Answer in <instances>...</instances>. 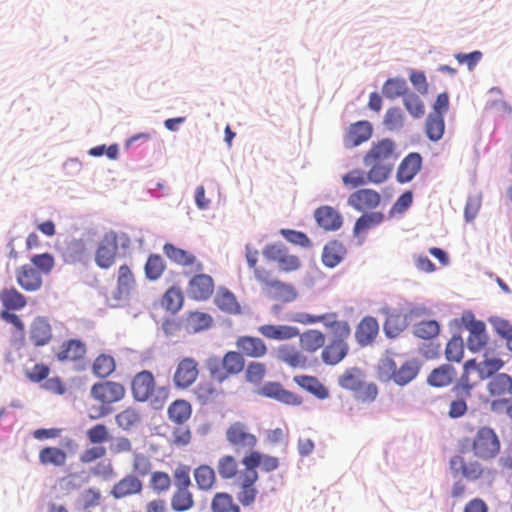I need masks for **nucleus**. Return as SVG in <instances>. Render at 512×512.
<instances>
[{
	"label": "nucleus",
	"instance_id": "1",
	"mask_svg": "<svg viewBox=\"0 0 512 512\" xmlns=\"http://www.w3.org/2000/svg\"><path fill=\"white\" fill-rule=\"evenodd\" d=\"M293 321L303 324L322 323L325 328L332 331V338L322 348L321 359L329 366H335L345 359L349 353L347 342L351 335V327L345 320H338L337 313H326L322 315H311L308 313H297Z\"/></svg>",
	"mask_w": 512,
	"mask_h": 512
},
{
	"label": "nucleus",
	"instance_id": "6",
	"mask_svg": "<svg viewBox=\"0 0 512 512\" xmlns=\"http://www.w3.org/2000/svg\"><path fill=\"white\" fill-rule=\"evenodd\" d=\"M125 393V387L118 382L102 381L93 384L90 389L91 397L101 403V406L95 410L96 414L90 415V418L97 419L109 414V406L121 401L125 397Z\"/></svg>",
	"mask_w": 512,
	"mask_h": 512
},
{
	"label": "nucleus",
	"instance_id": "22",
	"mask_svg": "<svg viewBox=\"0 0 512 512\" xmlns=\"http://www.w3.org/2000/svg\"><path fill=\"white\" fill-rule=\"evenodd\" d=\"M372 133L373 127L369 121H357L348 127L344 136V145L347 148L359 146L368 141Z\"/></svg>",
	"mask_w": 512,
	"mask_h": 512
},
{
	"label": "nucleus",
	"instance_id": "31",
	"mask_svg": "<svg viewBox=\"0 0 512 512\" xmlns=\"http://www.w3.org/2000/svg\"><path fill=\"white\" fill-rule=\"evenodd\" d=\"M263 293L269 298L286 303L294 301L298 295L293 285L277 279L270 283Z\"/></svg>",
	"mask_w": 512,
	"mask_h": 512
},
{
	"label": "nucleus",
	"instance_id": "55",
	"mask_svg": "<svg viewBox=\"0 0 512 512\" xmlns=\"http://www.w3.org/2000/svg\"><path fill=\"white\" fill-rule=\"evenodd\" d=\"M217 471L221 479L230 480L238 476V462L232 455L222 456L217 463Z\"/></svg>",
	"mask_w": 512,
	"mask_h": 512
},
{
	"label": "nucleus",
	"instance_id": "52",
	"mask_svg": "<svg viewBox=\"0 0 512 512\" xmlns=\"http://www.w3.org/2000/svg\"><path fill=\"white\" fill-rule=\"evenodd\" d=\"M116 369V362L113 356L109 354H100L92 364L93 373L100 378L110 376Z\"/></svg>",
	"mask_w": 512,
	"mask_h": 512
},
{
	"label": "nucleus",
	"instance_id": "2",
	"mask_svg": "<svg viewBox=\"0 0 512 512\" xmlns=\"http://www.w3.org/2000/svg\"><path fill=\"white\" fill-rule=\"evenodd\" d=\"M395 142L389 138L373 142L363 157V163L369 167L370 182L381 184L385 182L393 169L397 159Z\"/></svg>",
	"mask_w": 512,
	"mask_h": 512
},
{
	"label": "nucleus",
	"instance_id": "9",
	"mask_svg": "<svg viewBox=\"0 0 512 512\" xmlns=\"http://www.w3.org/2000/svg\"><path fill=\"white\" fill-rule=\"evenodd\" d=\"M226 439L237 453L255 451L258 442L257 437L242 422H235L228 427Z\"/></svg>",
	"mask_w": 512,
	"mask_h": 512
},
{
	"label": "nucleus",
	"instance_id": "45",
	"mask_svg": "<svg viewBox=\"0 0 512 512\" xmlns=\"http://www.w3.org/2000/svg\"><path fill=\"white\" fill-rule=\"evenodd\" d=\"M193 476L198 489L201 491H210L215 486L216 474L209 465L203 464L195 468Z\"/></svg>",
	"mask_w": 512,
	"mask_h": 512
},
{
	"label": "nucleus",
	"instance_id": "64",
	"mask_svg": "<svg viewBox=\"0 0 512 512\" xmlns=\"http://www.w3.org/2000/svg\"><path fill=\"white\" fill-rule=\"evenodd\" d=\"M266 365L261 362H249L245 369V379L252 384H260L266 375Z\"/></svg>",
	"mask_w": 512,
	"mask_h": 512
},
{
	"label": "nucleus",
	"instance_id": "30",
	"mask_svg": "<svg viewBox=\"0 0 512 512\" xmlns=\"http://www.w3.org/2000/svg\"><path fill=\"white\" fill-rule=\"evenodd\" d=\"M214 304L226 314L238 315L241 313V305L236 296L224 286L218 288L214 297Z\"/></svg>",
	"mask_w": 512,
	"mask_h": 512
},
{
	"label": "nucleus",
	"instance_id": "46",
	"mask_svg": "<svg viewBox=\"0 0 512 512\" xmlns=\"http://www.w3.org/2000/svg\"><path fill=\"white\" fill-rule=\"evenodd\" d=\"M363 378L364 374L362 370L357 367H352L346 369L343 374L339 376L338 384L343 389L355 392L361 388V384L364 382Z\"/></svg>",
	"mask_w": 512,
	"mask_h": 512
},
{
	"label": "nucleus",
	"instance_id": "60",
	"mask_svg": "<svg viewBox=\"0 0 512 512\" xmlns=\"http://www.w3.org/2000/svg\"><path fill=\"white\" fill-rule=\"evenodd\" d=\"M406 110L414 118H421L425 114V105L421 98L414 92L406 93L403 97Z\"/></svg>",
	"mask_w": 512,
	"mask_h": 512
},
{
	"label": "nucleus",
	"instance_id": "15",
	"mask_svg": "<svg viewBox=\"0 0 512 512\" xmlns=\"http://www.w3.org/2000/svg\"><path fill=\"white\" fill-rule=\"evenodd\" d=\"M214 289L215 283L210 275L197 273L188 282L187 294L190 299L206 301L212 296Z\"/></svg>",
	"mask_w": 512,
	"mask_h": 512
},
{
	"label": "nucleus",
	"instance_id": "19",
	"mask_svg": "<svg viewBox=\"0 0 512 512\" xmlns=\"http://www.w3.org/2000/svg\"><path fill=\"white\" fill-rule=\"evenodd\" d=\"M235 345L237 348L236 352L241 353L243 358H263L268 353L265 341L257 336H239L235 341Z\"/></svg>",
	"mask_w": 512,
	"mask_h": 512
},
{
	"label": "nucleus",
	"instance_id": "40",
	"mask_svg": "<svg viewBox=\"0 0 512 512\" xmlns=\"http://www.w3.org/2000/svg\"><path fill=\"white\" fill-rule=\"evenodd\" d=\"M218 383L212 379L210 381L200 382L194 389V394L199 402L206 404L216 400L219 396L223 395V390L218 387Z\"/></svg>",
	"mask_w": 512,
	"mask_h": 512
},
{
	"label": "nucleus",
	"instance_id": "56",
	"mask_svg": "<svg viewBox=\"0 0 512 512\" xmlns=\"http://www.w3.org/2000/svg\"><path fill=\"white\" fill-rule=\"evenodd\" d=\"M382 93L388 99L404 97L407 93V83L404 79L390 78L384 83Z\"/></svg>",
	"mask_w": 512,
	"mask_h": 512
},
{
	"label": "nucleus",
	"instance_id": "8",
	"mask_svg": "<svg viewBox=\"0 0 512 512\" xmlns=\"http://www.w3.org/2000/svg\"><path fill=\"white\" fill-rule=\"evenodd\" d=\"M199 363L193 357L180 358L176 364L172 381L180 390L190 388L199 377Z\"/></svg>",
	"mask_w": 512,
	"mask_h": 512
},
{
	"label": "nucleus",
	"instance_id": "36",
	"mask_svg": "<svg viewBox=\"0 0 512 512\" xmlns=\"http://www.w3.org/2000/svg\"><path fill=\"white\" fill-rule=\"evenodd\" d=\"M346 249L342 242L333 240L328 242L322 252V262L326 267L334 268L344 258Z\"/></svg>",
	"mask_w": 512,
	"mask_h": 512
},
{
	"label": "nucleus",
	"instance_id": "39",
	"mask_svg": "<svg viewBox=\"0 0 512 512\" xmlns=\"http://www.w3.org/2000/svg\"><path fill=\"white\" fill-rule=\"evenodd\" d=\"M39 462L44 466L62 467L67 462V453L55 446L44 447L39 451Z\"/></svg>",
	"mask_w": 512,
	"mask_h": 512
},
{
	"label": "nucleus",
	"instance_id": "5",
	"mask_svg": "<svg viewBox=\"0 0 512 512\" xmlns=\"http://www.w3.org/2000/svg\"><path fill=\"white\" fill-rule=\"evenodd\" d=\"M206 369L210 378L223 384L229 378L237 376L245 369V358L236 351L226 352L222 358L213 356L206 360Z\"/></svg>",
	"mask_w": 512,
	"mask_h": 512
},
{
	"label": "nucleus",
	"instance_id": "59",
	"mask_svg": "<svg viewBox=\"0 0 512 512\" xmlns=\"http://www.w3.org/2000/svg\"><path fill=\"white\" fill-rule=\"evenodd\" d=\"M342 182L345 187L354 189L370 182L369 171L366 173L361 169H354L342 176Z\"/></svg>",
	"mask_w": 512,
	"mask_h": 512
},
{
	"label": "nucleus",
	"instance_id": "34",
	"mask_svg": "<svg viewBox=\"0 0 512 512\" xmlns=\"http://www.w3.org/2000/svg\"><path fill=\"white\" fill-rule=\"evenodd\" d=\"M0 302L4 310L19 311L27 305V298L15 287H5L0 291Z\"/></svg>",
	"mask_w": 512,
	"mask_h": 512
},
{
	"label": "nucleus",
	"instance_id": "42",
	"mask_svg": "<svg viewBox=\"0 0 512 512\" xmlns=\"http://www.w3.org/2000/svg\"><path fill=\"white\" fill-rule=\"evenodd\" d=\"M456 370L449 364L441 365L434 369L428 376V383L434 387H444L450 385L456 378Z\"/></svg>",
	"mask_w": 512,
	"mask_h": 512
},
{
	"label": "nucleus",
	"instance_id": "54",
	"mask_svg": "<svg viewBox=\"0 0 512 512\" xmlns=\"http://www.w3.org/2000/svg\"><path fill=\"white\" fill-rule=\"evenodd\" d=\"M166 269V263L159 254L149 255L145 266V276L150 281L158 280Z\"/></svg>",
	"mask_w": 512,
	"mask_h": 512
},
{
	"label": "nucleus",
	"instance_id": "43",
	"mask_svg": "<svg viewBox=\"0 0 512 512\" xmlns=\"http://www.w3.org/2000/svg\"><path fill=\"white\" fill-rule=\"evenodd\" d=\"M167 414L172 422L181 425L191 417L192 406L187 400L177 399L169 405Z\"/></svg>",
	"mask_w": 512,
	"mask_h": 512
},
{
	"label": "nucleus",
	"instance_id": "7",
	"mask_svg": "<svg viewBox=\"0 0 512 512\" xmlns=\"http://www.w3.org/2000/svg\"><path fill=\"white\" fill-rule=\"evenodd\" d=\"M266 260L277 264L278 269L284 273H291L300 269L302 263L298 256L290 254L283 243L268 244L263 248Z\"/></svg>",
	"mask_w": 512,
	"mask_h": 512
},
{
	"label": "nucleus",
	"instance_id": "28",
	"mask_svg": "<svg viewBox=\"0 0 512 512\" xmlns=\"http://www.w3.org/2000/svg\"><path fill=\"white\" fill-rule=\"evenodd\" d=\"M86 345L79 339H69L64 341L59 347L56 357L61 362L80 361L86 355Z\"/></svg>",
	"mask_w": 512,
	"mask_h": 512
},
{
	"label": "nucleus",
	"instance_id": "16",
	"mask_svg": "<svg viewBox=\"0 0 512 512\" xmlns=\"http://www.w3.org/2000/svg\"><path fill=\"white\" fill-rule=\"evenodd\" d=\"M15 279L19 287L27 293L37 292L43 286V276L30 264L17 267Z\"/></svg>",
	"mask_w": 512,
	"mask_h": 512
},
{
	"label": "nucleus",
	"instance_id": "41",
	"mask_svg": "<svg viewBox=\"0 0 512 512\" xmlns=\"http://www.w3.org/2000/svg\"><path fill=\"white\" fill-rule=\"evenodd\" d=\"M211 512H241L240 505L228 492H217L211 499Z\"/></svg>",
	"mask_w": 512,
	"mask_h": 512
},
{
	"label": "nucleus",
	"instance_id": "23",
	"mask_svg": "<svg viewBox=\"0 0 512 512\" xmlns=\"http://www.w3.org/2000/svg\"><path fill=\"white\" fill-rule=\"evenodd\" d=\"M29 338L36 347L48 345L52 338L53 332L49 320L46 317H35L29 329Z\"/></svg>",
	"mask_w": 512,
	"mask_h": 512
},
{
	"label": "nucleus",
	"instance_id": "20",
	"mask_svg": "<svg viewBox=\"0 0 512 512\" xmlns=\"http://www.w3.org/2000/svg\"><path fill=\"white\" fill-rule=\"evenodd\" d=\"M259 394L275 399L281 403L290 406H299L302 404L303 399L298 394L286 390L280 383L278 382H267L265 383L259 390Z\"/></svg>",
	"mask_w": 512,
	"mask_h": 512
},
{
	"label": "nucleus",
	"instance_id": "11",
	"mask_svg": "<svg viewBox=\"0 0 512 512\" xmlns=\"http://www.w3.org/2000/svg\"><path fill=\"white\" fill-rule=\"evenodd\" d=\"M449 468L454 476L460 475L470 482L482 479L489 472L478 460L467 461L461 455L450 458Z\"/></svg>",
	"mask_w": 512,
	"mask_h": 512
},
{
	"label": "nucleus",
	"instance_id": "10",
	"mask_svg": "<svg viewBox=\"0 0 512 512\" xmlns=\"http://www.w3.org/2000/svg\"><path fill=\"white\" fill-rule=\"evenodd\" d=\"M258 479V472L248 471L244 468V470L239 473L236 479V485L238 487L236 497L239 505L249 507L255 503L259 493L256 486Z\"/></svg>",
	"mask_w": 512,
	"mask_h": 512
},
{
	"label": "nucleus",
	"instance_id": "35",
	"mask_svg": "<svg viewBox=\"0 0 512 512\" xmlns=\"http://www.w3.org/2000/svg\"><path fill=\"white\" fill-rule=\"evenodd\" d=\"M299 345L302 351L307 353H315L323 348L326 342L325 334L317 329H310L299 333Z\"/></svg>",
	"mask_w": 512,
	"mask_h": 512
},
{
	"label": "nucleus",
	"instance_id": "17",
	"mask_svg": "<svg viewBox=\"0 0 512 512\" xmlns=\"http://www.w3.org/2000/svg\"><path fill=\"white\" fill-rule=\"evenodd\" d=\"M241 463L248 471L258 472L257 468H260L261 471L267 473L277 470L280 465L277 457L263 454L257 450L246 453Z\"/></svg>",
	"mask_w": 512,
	"mask_h": 512
},
{
	"label": "nucleus",
	"instance_id": "48",
	"mask_svg": "<svg viewBox=\"0 0 512 512\" xmlns=\"http://www.w3.org/2000/svg\"><path fill=\"white\" fill-rule=\"evenodd\" d=\"M384 220V214L381 212L365 213L360 216L355 222L353 233L355 236H360L367 233L370 229L379 225Z\"/></svg>",
	"mask_w": 512,
	"mask_h": 512
},
{
	"label": "nucleus",
	"instance_id": "53",
	"mask_svg": "<svg viewBox=\"0 0 512 512\" xmlns=\"http://www.w3.org/2000/svg\"><path fill=\"white\" fill-rule=\"evenodd\" d=\"M419 372V365L415 360L404 362L400 368L396 367L394 382L397 385L404 386L411 382Z\"/></svg>",
	"mask_w": 512,
	"mask_h": 512
},
{
	"label": "nucleus",
	"instance_id": "63",
	"mask_svg": "<svg viewBox=\"0 0 512 512\" xmlns=\"http://www.w3.org/2000/svg\"><path fill=\"white\" fill-rule=\"evenodd\" d=\"M117 425L123 430H129L140 421L139 413L134 408H127L115 416Z\"/></svg>",
	"mask_w": 512,
	"mask_h": 512
},
{
	"label": "nucleus",
	"instance_id": "50",
	"mask_svg": "<svg viewBox=\"0 0 512 512\" xmlns=\"http://www.w3.org/2000/svg\"><path fill=\"white\" fill-rule=\"evenodd\" d=\"M183 302L182 290L177 286L170 287L161 298V306L173 314L182 308Z\"/></svg>",
	"mask_w": 512,
	"mask_h": 512
},
{
	"label": "nucleus",
	"instance_id": "4",
	"mask_svg": "<svg viewBox=\"0 0 512 512\" xmlns=\"http://www.w3.org/2000/svg\"><path fill=\"white\" fill-rule=\"evenodd\" d=\"M468 449L482 461H491L500 453L501 441L496 431L488 426L479 427L472 438H466L462 450Z\"/></svg>",
	"mask_w": 512,
	"mask_h": 512
},
{
	"label": "nucleus",
	"instance_id": "29",
	"mask_svg": "<svg viewBox=\"0 0 512 512\" xmlns=\"http://www.w3.org/2000/svg\"><path fill=\"white\" fill-rule=\"evenodd\" d=\"M257 331L266 339L289 340L299 335V329L289 325L265 324L257 328Z\"/></svg>",
	"mask_w": 512,
	"mask_h": 512
},
{
	"label": "nucleus",
	"instance_id": "37",
	"mask_svg": "<svg viewBox=\"0 0 512 512\" xmlns=\"http://www.w3.org/2000/svg\"><path fill=\"white\" fill-rule=\"evenodd\" d=\"M408 326L407 315L403 312H390L384 322V332L388 338L398 337Z\"/></svg>",
	"mask_w": 512,
	"mask_h": 512
},
{
	"label": "nucleus",
	"instance_id": "62",
	"mask_svg": "<svg viewBox=\"0 0 512 512\" xmlns=\"http://www.w3.org/2000/svg\"><path fill=\"white\" fill-rule=\"evenodd\" d=\"M30 262V265H32L36 270H39L42 276L49 274L55 264L54 257L49 253L33 255L30 258Z\"/></svg>",
	"mask_w": 512,
	"mask_h": 512
},
{
	"label": "nucleus",
	"instance_id": "47",
	"mask_svg": "<svg viewBox=\"0 0 512 512\" xmlns=\"http://www.w3.org/2000/svg\"><path fill=\"white\" fill-rule=\"evenodd\" d=\"M488 390L492 396L512 395V378L505 373L496 374L488 383Z\"/></svg>",
	"mask_w": 512,
	"mask_h": 512
},
{
	"label": "nucleus",
	"instance_id": "27",
	"mask_svg": "<svg viewBox=\"0 0 512 512\" xmlns=\"http://www.w3.org/2000/svg\"><path fill=\"white\" fill-rule=\"evenodd\" d=\"M245 257L249 268L253 269L255 279L261 284L262 291H264L275 280L272 277V272L257 266L258 251L249 244L245 246Z\"/></svg>",
	"mask_w": 512,
	"mask_h": 512
},
{
	"label": "nucleus",
	"instance_id": "24",
	"mask_svg": "<svg viewBox=\"0 0 512 512\" xmlns=\"http://www.w3.org/2000/svg\"><path fill=\"white\" fill-rule=\"evenodd\" d=\"M422 168V157L417 152H411L400 162L396 178L399 183H408Z\"/></svg>",
	"mask_w": 512,
	"mask_h": 512
},
{
	"label": "nucleus",
	"instance_id": "44",
	"mask_svg": "<svg viewBox=\"0 0 512 512\" xmlns=\"http://www.w3.org/2000/svg\"><path fill=\"white\" fill-rule=\"evenodd\" d=\"M135 283V277L130 267L126 264L121 265L117 273V298L128 296L134 289Z\"/></svg>",
	"mask_w": 512,
	"mask_h": 512
},
{
	"label": "nucleus",
	"instance_id": "38",
	"mask_svg": "<svg viewBox=\"0 0 512 512\" xmlns=\"http://www.w3.org/2000/svg\"><path fill=\"white\" fill-rule=\"evenodd\" d=\"M185 329L189 333H197L211 327L213 318L205 312H189L185 318Z\"/></svg>",
	"mask_w": 512,
	"mask_h": 512
},
{
	"label": "nucleus",
	"instance_id": "58",
	"mask_svg": "<svg viewBox=\"0 0 512 512\" xmlns=\"http://www.w3.org/2000/svg\"><path fill=\"white\" fill-rule=\"evenodd\" d=\"M445 356L448 361L461 362L464 356V342L461 336L454 335L447 343Z\"/></svg>",
	"mask_w": 512,
	"mask_h": 512
},
{
	"label": "nucleus",
	"instance_id": "18",
	"mask_svg": "<svg viewBox=\"0 0 512 512\" xmlns=\"http://www.w3.org/2000/svg\"><path fill=\"white\" fill-rule=\"evenodd\" d=\"M348 205L359 212L371 211L377 208L381 202L380 194L373 189L362 188L351 193L348 197Z\"/></svg>",
	"mask_w": 512,
	"mask_h": 512
},
{
	"label": "nucleus",
	"instance_id": "26",
	"mask_svg": "<svg viewBox=\"0 0 512 512\" xmlns=\"http://www.w3.org/2000/svg\"><path fill=\"white\" fill-rule=\"evenodd\" d=\"M317 224L326 231H336L341 228L343 218L341 214L331 206H321L314 212Z\"/></svg>",
	"mask_w": 512,
	"mask_h": 512
},
{
	"label": "nucleus",
	"instance_id": "21",
	"mask_svg": "<svg viewBox=\"0 0 512 512\" xmlns=\"http://www.w3.org/2000/svg\"><path fill=\"white\" fill-rule=\"evenodd\" d=\"M143 486V481L140 478L129 473L112 486L110 495L117 500L128 498L141 494Z\"/></svg>",
	"mask_w": 512,
	"mask_h": 512
},
{
	"label": "nucleus",
	"instance_id": "12",
	"mask_svg": "<svg viewBox=\"0 0 512 512\" xmlns=\"http://www.w3.org/2000/svg\"><path fill=\"white\" fill-rule=\"evenodd\" d=\"M461 320L465 328L469 331L467 338L468 349L472 352H479L488 343L485 323L476 320L472 313L463 314Z\"/></svg>",
	"mask_w": 512,
	"mask_h": 512
},
{
	"label": "nucleus",
	"instance_id": "14",
	"mask_svg": "<svg viewBox=\"0 0 512 512\" xmlns=\"http://www.w3.org/2000/svg\"><path fill=\"white\" fill-rule=\"evenodd\" d=\"M165 256L174 264L181 267H189L194 272H201L203 264L190 251L176 247L172 243H165L163 246Z\"/></svg>",
	"mask_w": 512,
	"mask_h": 512
},
{
	"label": "nucleus",
	"instance_id": "3",
	"mask_svg": "<svg viewBox=\"0 0 512 512\" xmlns=\"http://www.w3.org/2000/svg\"><path fill=\"white\" fill-rule=\"evenodd\" d=\"M131 393L135 401L147 402L156 410L162 409L169 398V388L158 386L153 373L148 370L135 374L131 381Z\"/></svg>",
	"mask_w": 512,
	"mask_h": 512
},
{
	"label": "nucleus",
	"instance_id": "33",
	"mask_svg": "<svg viewBox=\"0 0 512 512\" xmlns=\"http://www.w3.org/2000/svg\"><path fill=\"white\" fill-rule=\"evenodd\" d=\"M276 353L278 360L292 368H304L307 366V357L291 344L280 345Z\"/></svg>",
	"mask_w": 512,
	"mask_h": 512
},
{
	"label": "nucleus",
	"instance_id": "51",
	"mask_svg": "<svg viewBox=\"0 0 512 512\" xmlns=\"http://www.w3.org/2000/svg\"><path fill=\"white\" fill-rule=\"evenodd\" d=\"M445 131L444 116L430 113L426 119L425 132L431 141H439Z\"/></svg>",
	"mask_w": 512,
	"mask_h": 512
},
{
	"label": "nucleus",
	"instance_id": "61",
	"mask_svg": "<svg viewBox=\"0 0 512 512\" xmlns=\"http://www.w3.org/2000/svg\"><path fill=\"white\" fill-rule=\"evenodd\" d=\"M152 471V462L150 458L143 453H135L132 460V473L138 478H143Z\"/></svg>",
	"mask_w": 512,
	"mask_h": 512
},
{
	"label": "nucleus",
	"instance_id": "57",
	"mask_svg": "<svg viewBox=\"0 0 512 512\" xmlns=\"http://www.w3.org/2000/svg\"><path fill=\"white\" fill-rule=\"evenodd\" d=\"M440 332L439 323L435 320L421 321L413 328L416 337L429 340L436 337Z\"/></svg>",
	"mask_w": 512,
	"mask_h": 512
},
{
	"label": "nucleus",
	"instance_id": "32",
	"mask_svg": "<svg viewBox=\"0 0 512 512\" xmlns=\"http://www.w3.org/2000/svg\"><path fill=\"white\" fill-rule=\"evenodd\" d=\"M293 381L303 390L309 392L317 399L324 400L329 397L328 388L315 376L297 375Z\"/></svg>",
	"mask_w": 512,
	"mask_h": 512
},
{
	"label": "nucleus",
	"instance_id": "49",
	"mask_svg": "<svg viewBox=\"0 0 512 512\" xmlns=\"http://www.w3.org/2000/svg\"><path fill=\"white\" fill-rule=\"evenodd\" d=\"M195 505L190 489H175L171 496V507L175 512H186Z\"/></svg>",
	"mask_w": 512,
	"mask_h": 512
},
{
	"label": "nucleus",
	"instance_id": "25",
	"mask_svg": "<svg viewBox=\"0 0 512 512\" xmlns=\"http://www.w3.org/2000/svg\"><path fill=\"white\" fill-rule=\"evenodd\" d=\"M378 333L379 324L376 318L366 316L356 326L355 339L359 346L366 347L375 341Z\"/></svg>",
	"mask_w": 512,
	"mask_h": 512
},
{
	"label": "nucleus",
	"instance_id": "13",
	"mask_svg": "<svg viewBox=\"0 0 512 512\" xmlns=\"http://www.w3.org/2000/svg\"><path fill=\"white\" fill-rule=\"evenodd\" d=\"M118 253L115 231L105 233L100 240L95 252V262L102 269L112 267Z\"/></svg>",
	"mask_w": 512,
	"mask_h": 512
}]
</instances>
